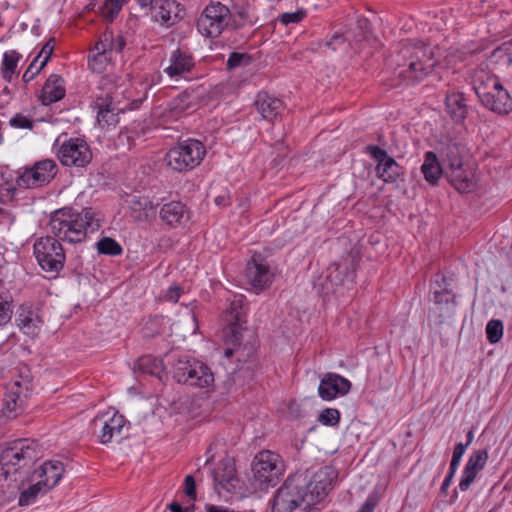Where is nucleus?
<instances>
[{"instance_id":"f257e3e1","label":"nucleus","mask_w":512,"mask_h":512,"mask_svg":"<svg viewBox=\"0 0 512 512\" xmlns=\"http://www.w3.org/2000/svg\"><path fill=\"white\" fill-rule=\"evenodd\" d=\"M224 319L227 323L224 329L225 341L233 345V348H227L224 351V356L226 358L235 356L240 371L253 372L258 367L256 337L253 331L244 326L246 308L242 297H236L231 301L229 308L225 311Z\"/></svg>"},{"instance_id":"f03ea898","label":"nucleus","mask_w":512,"mask_h":512,"mask_svg":"<svg viewBox=\"0 0 512 512\" xmlns=\"http://www.w3.org/2000/svg\"><path fill=\"white\" fill-rule=\"evenodd\" d=\"M393 61L394 74L406 85L422 81L436 65L433 51L420 41L402 43Z\"/></svg>"},{"instance_id":"7ed1b4c3","label":"nucleus","mask_w":512,"mask_h":512,"mask_svg":"<svg viewBox=\"0 0 512 512\" xmlns=\"http://www.w3.org/2000/svg\"><path fill=\"white\" fill-rule=\"evenodd\" d=\"M49 226L57 240L76 244L86 239L89 228L94 230L100 225L92 208H84L81 212L62 208L52 214Z\"/></svg>"},{"instance_id":"20e7f679","label":"nucleus","mask_w":512,"mask_h":512,"mask_svg":"<svg viewBox=\"0 0 512 512\" xmlns=\"http://www.w3.org/2000/svg\"><path fill=\"white\" fill-rule=\"evenodd\" d=\"M474 90L482 105L497 113L512 111V97L495 75L481 73L474 78Z\"/></svg>"},{"instance_id":"39448f33","label":"nucleus","mask_w":512,"mask_h":512,"mask_svg":"<svg viewBox=\"0 0 512 512\" xmlns=\"http://www.w3.org/2000/svg\"><path fill=\"white\" fill-rule=\"evenodd\" d=\"M307 473L290 475L278 488L272 502V512H293L301 504L308 506Z\"/></svg>"},{"instance_id":"423d86ee","label":"nucleus","mask_w":512,"mask_h":512,"mask_svg":"<svg viewBox=\"0 0 512 512\" xmlns=\"http://www.w3.org/2000/svg\"><path fill=\"white\" fill-rule=\"evenodd\" d=\"M205 155V145L197 139L189 138L172 146L165 155V162L173 171L183 173L199 166Z\"/></svg>"},{"instance_id":"0eeeda50","label":"nucleus","mask_w":512,"mask_h":512,"mask_svg":"<svg viewBox=\"0 0 512 512\" xmlns=\"http://www.w3.org/2000/svg\"><path fill=\"white\" fill-rule=\"evenodd\" d=\"M284 471L283 460L279 454L273 451L263 450L254 457L252 463L253 477L261 490L276 485Z\"/></svg>"},{"instance_id":"6e6552de","label":"nucleus","mask_w":512,"mask_h":512,"mask_svg":"<svg viewBox=\"0 0 512 512\" xmlns=\"http://www.w3.org/2000/svg\"><path fill=\"white\" fill-rule=\"evenodd\" d=\"M232 14L221 2H210L197 19V30L206 38H217L230 25Z\"/></svg>"},{"instance_id":"1a4fd4ad","label":"nucleus","mask_w":512,"mask_h":512,"mask_svg":"<svg viewBox=\"0 0 512 512\" xmlns=\"http://www.w3.org/2000/svg\"><path fill=\"white\" fill-rule=\"evenodd\" d=\"M33 254L42 270L58 274L64 267L65 251L54 236L40 237L35 240Z\"/></svg>"},{"instance_id":"9d476101","label":"nucleus","mask_w":512,"mask_h":512,"mask_svg":"<svg viewBox=\"0 0 512 512\" xmlns=\"http://www.w3.org/2000/svg\"><path fill=\"white\" fill-rule=\"evenodd\" d=\"M464 152V147L455 142L446 144L440 152L442 163L450 170V182L458 192H465L472 183L471 173L463 168Z\"/></svg>"},{"instance_id":"9b49d317","label":"nucleus","mask_w":512,"mask_h":512,"mask_svg":"<svg viewBox=\"0 0 512 512\" xmlns=\"http://www.w3.org/2000/svg\"><path fill=\"white\" fill-rule=\"evenodd\" d=\"M173 374L177 382L199 388L209 387L214 382V376L207 365L186 356L178 358L173 366Z\"/></svg>"},{"instance_id":"f8f14e48","label":"nucleus","mask_w":512,"mask_h":512,"mask_svg":"<svg viewBox=\"0 0 512 512\" xmlns=\"http://www.w3.org/2000/svg\"><path fill=\"white\" fill-rule=\"evenodd\" d=\"M58 172V166L54 160L44 159L36 162L31 168L17 178V186L20 189H36L51 182Z\"/></svg>"},{"instance_id":"ddd939ff","label":"nucleus","mask_w":512,"mask_h":512,"mask_svg":"<svg viewBox=\"0 0 512 512\" xmlns=\"http://www.w3.org/2000/svg\"><path fill=\"white\" fill-rule=\"evenodd\" d=\"M338 478L337 470L332 466H324L312 477L308 476V506H313L326 498L333 489Z\"/></svg>"},{"instance_id":"4468645a","label":"nucleus","mask_w":512,"mask_h":512,"mask_svg":"<svg viewBox=\"0 0 512 512\" xmlns=\"http://www.w3.org/2000/svg\"><path fill=\"white\" fill-rule=\"evenodd\" d=\"M64 166L85 167L92 160V151L82 138H70L64 141L57 152Z\"/></svg>"},{"instance_id":"2eb2a0df","label":"nucleus","mask_w":512,"mask_h":512,"mask_svg":"<svg viewBox=\"0 0 512 512\" xmlns=\"http://www.w3.org/2000/svg\"><path fill=\"white\" fill-rule=\"evenodd\" d=\"M355 263L352 260L350 264L334 263L327 269L325 276L326 282L324 288L327 293L344 294V290L353 288L355 281Z\"/></svg>"},{"instance_id":"dca6fc26","label":"nucleus","mask_w":512,"mask_h":512,"mask_svg":"<svg viewBox=\"0 0 512 512\" xmlns=\"http://www.w3.org/2000/svg\"><path fill=\"white\" fill-rule=\"evenodd\" d=\"M125 423L124 416L118 412H113L112 415L109 413L97 415L92 421L94 429L100 428L98 437L102 444H107L115 437L121 436Z\"/></svg>"},{"instance_id":"f3484780","label":"nucleus","mask_w":512,"mask_h":512,"mask_svg":"<svg viewBox=\"0 0 512 512\" xmlns=\"http://www.w3.org/2000/svg\"><path fill=\"white\" fill-rule=\"evenodd\" d=\"M369 154L377 161V173L385 182H395L403 174V167L386 150L376 145L367 147Z\"/></svg>"},{"instance_id":"a211bd4d","label":"nucleus","mask_w":512,"mask_h":512,"mask_svg":"<svg viewBox=\"0 0 512 512\" xmlns=\"http://www.w3.org/2000/svg\"><path fill=\"white\" fill-rule=\"evenodd\" d=\"M15 323L25 335L34 338L40 333L43 320L37 309L21 305L16 312Z\"/></svg>"},{"instance_id":"6ab92c4d","label":"nucleus","mask_w":512,"mask_h":512,"mask_svg":"<svg viewBox=\"0 0 512 512\" xmlns=\"http://www.w3.org/2000/svg\"><path fill=\"white\" fill-rule=\"evenodd\" d=\"M350 388L348 379L335 373H327L320 381L318 394L323 400L331 401L337 396L346 395Z\"/></svg>"},{"instance_id":"aec40b11","label":"nucleus","mask_w":512,"mask_h":512,"mask_svg":"<svg viewBox=\"0 0 512 512\" xmlns=\"http://www.w3.org/2000/svg\"><path fill=\"white\" fill-rule=\"evenodd\" d=\"M211 476L218 493H220V489L230 492L237 487L238 479L231 459L220 461L218 466L211 471Z\"/></svg>"},{"instance_id":"412c9836","label":"nucleus","mask_w":512,"mask_h":512,"mask_svg":"<svg viewBox=\"0 0 512 512\" xmlns=\"http://www.w3.org/2000/svg\"><path fill=\"white\" fill-rule=\"evenodd\" d=\"M64 473L63 463L60 461H46L38 469H35L28 482L38 480L43 482V486L49 490L56 486Z\"/></svg>"},{"instance_id":"4be33fe9","label":"nucleus","mask_w":512,"mask_h":512,"mask_svg":"<svg viewBox=\"0 0 512 512\" xmlns=\"http://www.w3.org/2000/svg\"><path fill=\"white\" fill-rule=\"evenodd\" d=\"M488 460L486 449L475 450L469 457L459 482V489L467 491L474 482L477 474L485 467Z\"/></svg>"},{"instance_id":"5701e85b","label":"nucleus","mask_w":512,"mask_h":512,"mask_svg":"<svg viewBox=\"0 0 512 512\" xmlns=\"http://www.w3.org/2000/svg\"><path fill=\"white\" fill-rule=\"evenodd\" d=\"M245 272L248 283L258 291H263L272 283L273 274L269 266L254 257L247 263Z\"/></svg>"},{"instance_id":"b1692460","label":"nucleus","mask_w":512,"mask_h":512,"mask_svg":"<svg viewBox=\"0 0 512 512\" xmlns=\"http://www.w3.org/2000/svg\"><path fill=\"white\" fill-rule=\"evenodd\" d=\"M254 106L261 118L268 122H273L284 109L283 101L267 92H259L256 95Z\"/></svg>"},{"instance_id":"393cba45","label":"nucleus","mask_w":512,"mask_h":512,"mask_svg":"<svg viewBox=\"0 0 512 512\" xmlns=\"http://www.w3.org/2000/svg\"><path fill=\"white\" fill-rule=\"evenodd\" d=\"M169 62L164 72L171 78L190 73L195 65L192 54L180 48L171 52Z\"/></svg>"},{"instance_id":"a878e982","label":"nucleus","mask_w":512,"mask_h":512,"mask_svg":"<svg viewBox=\"0 0 512 512\" xmlns=\"http://www.w3.org/2000/svg\"><path fill=\"white\" fill-rule=\"evenodd\" d=\"M159 215L166 225L175 228L189 219V210L180 201H170L162 205Z\"/></svg>"},{"instance_id":"bb28decb","label":"nucleus","mask_w":512,"mask_h":512,"mask_svg":"<svg viewBox=\"0 0 512 512\" xmlns=\"http://www.w3.org/2000/svg\"><path fill=\"white\" fill-rule=\"evenodd\" d=\"M180 4L175 0H158L153 12L155 22L170 27L178 21V12Z\"/></svg>"},{"instance_id":"cd10ccee","label":"nucleus","mask_w":512,"mask_h":512,"mask_svg":"<svg viewBox=\"0 0 512 512\" xmlns=\"http://www.w3.org/2000/svg\"><path fill=\"white\" fill-rule=\"evenodd\" d=\"M124 200L129 205L131 217L138 222L148 220L151 213L154 212V205L148 196L125 194Z\"/></svg>"},{"instance_id":"c85d7f7f","label":"nucleus","mask_w":512,"mask_h":512,"mask_svg":"<svg viewBox=\"0 0 512 512\" xmlns=\"http://www.w3.org/2000/svg\"><path fill=\"white\" fill-rule=\"evenodd\" d=\"M65 87L64 80L62 77L56 74H52L46 80L42 87V93L40 96L43 105H50L64 98Z\"/></svg>"},{"instance_id":"c756f323","label":"nucleus","mask_w":512,"mask_h":512,"mask_svg":"<svg viewBox=\"0 0 512 512\" xmlns=\"http://www.w3.org/2000/svg\"><path fill=\"white\" fill-rule=\"evenodd\" d=\"M446 110L455 123L465 120L468 108L463 93L453 92L446 96Z\"/></svg>"},{"instance_id":"7c9ffc66","label":"nucleus","mask_w":512,"mask_h":512,"mask_svg":"<svg viewBox=\"0 0 512 512\" xmlns=\"http://www.w3.org/2000/svg\"><path fill=\"white\" fill-rule=\"evenodd\" d=\"M92 107L97 110V121L101 127L115 125L118 123V112L108 98L98 97Z\"/></svg>"},{"instance_id":"2f4dec72","label":"nucleus","mask_w":512,"mask_h":512,"mask_svg":"<svg viewBox=\"0 0 512 512\" xmlns=\"http://www.w3.org/2000/svg\"><path fill=\"white\" fill-rule=\"evenodd\" d=\"M421 172L424 178L431 185L437 184L438 180L443 174L442 164L439 161L436 153L427 151L424 154V161L421 165Z\"/></svg>"},{"instance_id":"473e14b6","label":"nucleus","mask_w":512,"mask_h":512,"mask_svg":"<svg viewBox=\"0 0 512 512\" xmlns=\"http://www.w3.org/2000/svg\"><path fill=\"white\" fill-rule=\"evenodd\" d=\"M20 386V382L16 381L4 396V414L8 418H14L22 411L23 399L20 396Z\"/></svg>"},{"instance_id":"72a5a7b5","label":"nucleus","mask_w":512,"mask_h":512,"mask_svg":"<svg viewBox=\"0 0 512 512\" xmlns=\"http://www.w3.org/2000/svg\"><path fill=\"white\" fill-rule=\"evenodd\" d=\"M137 367L142 373L155 376L162 381L165 368L161 359L144 355L137 360Z\"/></svg>"},{"instance_id":"f704fd0d","label":"nucleus","mask_w":512,"mask_h":512,"mask_svg":"<svg viewBox=\"0 0 512 512\" xmlns=\"http://www.w3.org/2000/svg\"><path fill=\"white\" fill-rule=\"evenodd\" d=\"M22 59V55L17 52L16 50H9L4 52L0 71L2 74V77L7 80L11 81L13 75L16 72L17 66L19 61Z\"/></svg>"},{"instance_id":"c9c22d12","label":"nucleus","mask_w":512,"mask_h":512,"mask_svg":"<svg viewBox=\"0 0 512 512\" xmlns=\"http://www.w3.org/2000/svg\"><path fill=\"white\" fill-rule=\"evenodd\" d=\"M28 488H23L20 493L18 503L20 506H28L32 504L40 493H46L47 489L42 485L43 482L34 480Z\"/></svg>"},{"instance_id":"e433bc0d","label":"nucleus","mask_w":512,"mask_h":512,"mask_svg":"<svg viewBox=\"0 0 512 512\" xmlns=\"http://www.w3.org/2000/svg\"><path fill=\"white\" fill-rule=\"evenodd\" d=\"M437 287H432L433 289V301L436 305L446 306L447 309H452L455 307L454 295L451 291L447 289H440L441 285L436 282Z\"/></svg>"},{"instance_id":"4c0bfd02","label":"nucleus","mask_w":512,"mask_h":512,"mask_svg":"<svg viewBox=\"0 0 512 512\" xmlns=\"http://www.w3.org/2000/svg\"><path fill=\"white\" fill-rule=\"evenodd\" d=\"M191 107V95L187 92H182L177 97L173 98L169 103L170 110L176 115L184 113Z\"/></svg>"},{"instance_id":"58836bf2","label":"nucleus","mask_w":512,"mask_h":512,"mask_svg":"<svg viewBox=\"0 0 512 512\" xmlns=\"http://www.w3.org/2000/svg\"><path fill=\"white\" fill-rule=\"evenodd\" d=\"M97 249L100 254L117 256L122 253L120 244L112 238L104 237L97 242Z\"/></svg>"},{"instance_id":"ea45409f","label":"nucleus","mask_w":512,"mask_h":512,"mask_svg":"<svg viewBox=\"0 0 512 512\" xmlns=\"http://www.w3.org/2000/svg\"><path fill=\"white\" fill-rule=\"evenodd\" d=\"M252 56L248 53L231 52L229 54L226 66L228 70L241 66H248L252 63Z\"/></svg>"},{"instance_id":"a19ab883","label":"nucleus","mask_w":512,"mask_h":512,"mask_svg":"<svg viewBox=\"0 0 512 512\" xmlns=\"http://www.w3.org/2000/svg\"><path fill=\"white\" fill-rule=\"evenodd\" d=\"M125 0H105L102 7L103 17L112 22L121 11Z\"/></svg>"},{"instance_id":"79ce46f5","label":"nucleus","mask_w":512,"mask_h":512,"mask_svg":"<svg viewBox=\"0 0 512 512\" xmlns=\"http://www.w3.org/2000/svg\"><path fill=\"white\" fill-rule=\"evenodd\" d=\"M486 335L490 343H497L503 335V323L492 319L486 325Z\"/></svg>"},{"instance_id":"37998d69","label":"nucleus","mask_w":512,"mask_h":512,"mask_svg":"<svg viewBox=\"0 0 512 512\" xmlns=\"http://www.w3.org/2000/svg\"><path fill=\"white\" fill-rule=\"evenodd\" d=\"M307 16V11L303 8H300L294 12H285L278 16V21L288 26L290 24H298L302 20H304Z\"/></svg>"},{"instance_id":"c03bdc74","label":"nucleus","mask_w":512,"mask_h":512,"mask_svg":"<svg viewBox=\"0 0 512 512\" xmlns=\"http://www.w3.org/2000/svg\"><path fill=\"white\" fill-rule=\"evenodd\" d=\"M108 55L92 53L88 56V66L95 73H102L108 64Z\"/></svg>"},{"instance_id":"a18cd8bd","label":"nucleus","mask_w":512,"mask_h":512,"mask_svg":"<svg viewBox=\"0 0 512 512\" xmlns=\"http://www.w3.org/2000/svg\"><path fill=\"white\" fill-rule=\"evenodd\" d=\"M318 420L323 425L335 426L340 421V413L337 409L327 408L320 413Z\"/></svg>"},{"instance_id":"49530a36","label":"nucleus","mask_w":512,"mask_h":512,"mask_svg":"<svg viewBox=\"0 0 512 512\" xmlns=\"http://www.w3.org/2000/svg\"><path fill=\"white\" fill-rule=\"evenodd\" d=\"M12 313L11 303L0 296V329L11 321Z\"/></svg>"},{"instance_id":"de8ad7c7","label":"nucleus","mask_w":512,"mask_h":512,"mask_svg":"<svg viewBox=\"0 0 512 512\" xmlns=\"http://www.w3.org/2000/svg\"><path fill=\"white\" fill-rule=\"evenodd\" d=\"M110 37V31H105L99 41L95 44L92 53H102L104 55H107L110 52V43L111 39Z\"/></svg>"},{"instance_id":"09e8293b","label":"nucleus","mask_w":512,"mask_h":512,"mask_svg":"<svg viewBox=\"0 0 512 512\" xmlns=\"http://www.w3.org/2000/svg\"><path fill=\"white\" fill-rule=\"evenodd\" d=\"M10 125L15 128H21V129H32L33 122L28 117L24 116L23 114H16L14 117H12L9 121Z\"/></svg>"},{"instance_id":"8fccbe9b","label":"nucleus","mask_w":512,"mask_h":512,"mask_svg":"<svg viewBox=\"0 0 512 512\" xmlns=\"http://www.w3.org/2000/svg\"><path fill=\"white\" fill-rule=\"evenodd\" d=\"M52 39L49 40L41 49L38 56L34 59L39 62L43 67L46 66L53 52L54 46L51 44Z\"/></svg>"},{"instance_id":"3c124183","label":"nucleus","mask_w":512,"mask_h":512,"mask_svg":"<svg viewBox=\"0 0 512 512\" xmlns=\"http://www.w3.org/2000/svg\"><path fill=\"white\" fill-rule=\"evenodd\" d=\"M379 503V496L376 491L371 492L358 512H373Z\"/></svg>"},{"instance_id":"603ef678","label":"nucleus","mask_w":512,"mask_h":512,"mask_svg":"<svg viewBox=\"0 0 512 512\" xmlns=\"http://www.w3.org/2000/svg\"><path fill=\"white\" fill-rule=\"evenodd\" d=\"M33 60V62L29 65V67L24 72L22 79L24 82L28 83L34 79V77L44 68L40 63Z\"/></svg>"},{"instance_id":"864d4df0","label":"nucleus","mask_w":512,"mask_h":512,"mask_svg":"<svg viewBox=\"0 0 512 512\" xmlns=\"http://www.w3.org/2000/svg\"><path fill=\"white\" fill-rule=\"evenodd\" d=\"M111 43H110V52H117L120 53L124 49L126 45V39L122 35L114 36L113 32L110 31V37Z\"/></svg>"},{"instance_id":"5fc2aeb1","label":"nucleus","mask_w":512,"mask_h":512,"mask_svg":"<svg viewBox=\"0 0 512 512\" xmlns=\"http://www.w3.org/2000/svg\"><path fill=\"white\" fill-rule=\"evenodd\" d=\"M184 485L185 494L189 497L191 500H195L196 498V484L193 476L187 475L184 479Z\"/></svg>"},{"instance_id":"6e6d98bb","label":"nucleus","mask_w":512,"mask_h":512,"mask_svg":"<svg viewBox=\"0 0 512 512\" xmlns=\"http://www.w3.org/2000/svg\"><path fill=\"white\" fill-rule=\"evenodd\" d=\"M465 451H466V449H465V446H462V442L457 443L454 447L452 459H451L450 463L453 464V466L454 465L459 466L462 456L464 455Z\"/></svg>"},{"instance_id":"4d7b16f0","label":"nucleus","mask_w":512,"mask_h":512,"mask_svg":"<svg viewBox=\"0 0 512 512\" xmlns=\"http://www.w3.org/2000/svg\"><path fill=\"white\" fill-rule=\"evenodd\" d=\"M345 38L342 34H334L329 41H325L323 46L336 50L339 45L344 44Z\"/></svg>"},{"instance_id":"13d9d810","label":"nucleus","mask_w":512,"mask_h":512,"mask_svg":"<svg viewBox=\"0 0 512 512\" xmlns=\"http://www.w3.org/2000/svg\"><path fill=\"white\" fill-rule=\"evenodd\" d=\"M181 288L178 286L170 287L164 296V299L170 302H177L180 298Z\"/></svg>"},{"instance_id":"bf43d9fd","label":"nucleus","mask_w":512,"mask_h":512,"mask_svg":"<svg viewBox=\"0 0 512 512\" xmlns=\"http://www.w3.org/2000/svg\"><path fill=\"white\" fill-rule=\"evenodd\" d=\"M214 201L217 206H226L230 203V195L219 194Z\"/></svg>"},{"instance_id":"052dcab7","label":"nucleus","mask_w":512,"mask_h":512,"mask_svg":"<svg viewBox=\"0 0 512 512\" xmlns=\"http://www.w3.org/2000/svg\"><path fill=\"white\" fill-rule=\"evenodd\" d=\"M141 8H148L152 10L157 4L158 0H137Z\"/></svg>"},{"instance_id":"680f3d73","label":"nucleus","mask_w":512,"mask_h":512,"mask_svg":"<svg viewBox=\"0 0 512 512\" xmlns=\"http://www.w3.org/2000/svg\"><path fill=\"white\" fill-rule=\"evenodd\" d=\"M466 438V443H462V446H465V449H467L471 445L474 439V433L472 429L467 432Z\"/></svg>"},{"instance_id":"e2e57ef3","label":"nucleus","mask_w":512,"mask_h":512,"mask_svg":"<svg viewBox=\"0 0 512 512\" xmlns=\"http://www.w3.org/2000/svg\"><path fill=\"white\" fill-rule=\"evenodd\" d=\"M168 508L170 509L171 512H185L181 505L177 502H172L168 505Z\"/></svg>"},{"instance_id":"0e129e2a","label":"nucleus","mask_w":512,"mask_h":512,"mask_svg":"<svg viewBox=\"0 0 512 512\" xmlns=\"http://www.w3.org/2000/svg\"><path fill=\"white\" fill-rule=\"evenodd\" d=\"M452 480H453V479H450V478L445 477V479H444V481H443V483H442V485H441V488H440V490H441V492H442V493H446V492H447V490H448V488H449V486H450V484H451Z\"/></svg>"},{"instance_id":"69168bd1","label":"nucleus","mask_w":512,"mask_h":512,"mask_svg":"<svg viewBox=\"0 0 512 512\" xmlns=\"http://www.w3.org/2000/svg\"><path fill=\"white\" fill-rule=\"evenodd\" d=\"M457 469H458V466H456V465L453 466V464L450 463L449 472L446 475V477L450 478V479H453Z\"/></svg>"},{"instance_id":"338daca9","label":"nucleus","mask_w":512,"mask_h":512,"mask_svg":"<svg viewBox=\"0 0 512 512\" xmlns=\"http://www.w3.org/2000/svg\"><path fill=\"white\" fill-rule=\"evenodd\" d=\"M12 199H13V194H9V193L1 194L0 203H5L6 201H12Z\"/></svg>"},{"instance_id":"774afa93","label":"nucleus","mask_w":512,"mask_h":512,"mask_svg":"<svg viewBox=\"0 0 512 512\" xmlns=\"http://www.w3.org/2000/svg\"><path fill=\"white\" fill-rule=\"evenodd\" d=\"M208 512H227V510L221 509V508H218V507H214V506H210L208 508Z\"/></svg>"}]
</instances>
